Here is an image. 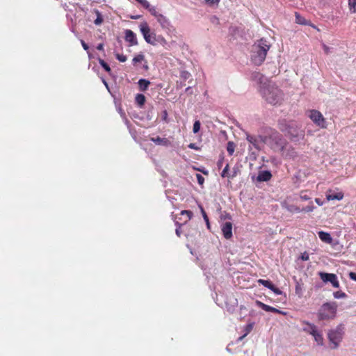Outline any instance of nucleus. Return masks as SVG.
I'll return each mask as SVG.
<instances>
[{"mask_svg": "<svg viewBox=\"0 0 356 356\" xmlns=\"http://www.w3.org/2000/svg\"><path fill=\"white\" fill-rule=\"evenodd\" d=\"M270 45L264 38L259 40L252 47L251 60L256 65H261L266 59Z\"/></svg>", "mask_w": 356, "mask_h": 356, "instance_id": "obj_1", "label": "nucleus"}, {"mask_svg": "<svg viewBox=\"0 0 356 356\" xmlns=\"http://www.w3.org/2000/svg\"><path fill=\"white\" fill-rule=\"evenodd\" d=\"M262 94L265 99L270 104H280L283 99L282 91L275 85L268 84L262 89Z\"/></svg>", "mask_w": 356, "mask_h": 356, "instance_id": "obj_2", "label": "nucleus"}, {"mask_svg": "<svg viewBox=\"0 0 356 356\" xmlns=\"http://www.w3.org/2000/svg\"><path fill=\"white\" fill-rule=\"evenodd\" d=\"M337 303L336 302H327L323 303L317 312L319 321H327L334 319L337 315Z\"/></svg>", "mask_w": 356, "mask_h": 356, "instance_id": "obj_3", "label": "nucleus"}, {"mask_svg": "<svg viewBox=\"0 0 356 356\" xmlns=\"http://www.w3.org/2000/svg\"><path fill=\"white\" fill-rule=\"evenodd\" d=\"M264 142L268 143L275 151L281 152L284 154L286 141L279 133L275 132L272 134L268 138H265Z\"/></svg>", "mask_w": 356, "mask_h": 356, "instance_id": "obj_4", "label": "nucleus"}, {"mask_svg": "<svg viewBox=\"0 0 356 356\" xmlns=\"http://www.w3.org/2000/svg\"><path fill=\"white\" fill-rule=\"evenodd\" d=\"M344 327L342 325H339L336 329L332 330L328 332V339L332 344L331 348L336 349L338 348L339 343L341 341L343 335Z\"/></svg>", "mask_w": 356, "mask_h": 356, "instance_id": "obj_5", "label": "nucleus"}, {"mask_svg": "<svg viewBox=\"0 0 356 356\" xmlns=\"http://www.w3.org/2000/svg\"><path fill=\"white\" fill-rule=\"evenodd\" d=\"M279 128L282 131L287 132L291 140L298 138L299 136H303V131L300 130L299 131L289 125L287 126L285 120L279 122Z\"/></svg>", "mask_w": 356, "mask_h": 356, "instance_id": "obj_6", "label": "nucleus"}, {"mask_svg": "<svg viewBox=\"0 0 356 356\" xmlns=\"http://www.w3.org/2000/svg\"><path fill=\"white\" fill-rule=\"evenodd\" d=\"M312 122L321 128H326V121L321 113L317 110H311L309 115Z\"/></svg>", "mask_w": 356, "mask_h": 356, "instance_id": "obj_7", "label": "nucleus"}, {"mask_svg": "<svg viewBox=\"0 0 356 356\" xmlns=\"http://www.w3.org/2000/svg\"><path fill=\"white\" fill-rule=\"evenodd\" d=\"M318 275L323 282H330L333 287L339 288V282L337 279V276L335 274L320 272Z\"/></svg>", "mask_w": 356, "mask_h": 356, "instance_id": "obj_8", "label": "nucleus"}, {"mask_svg": "<svg viewBox=\"0 0 356 356\" xmlns=\"http://www.w3.org/2000/svg\"><path fill=\"white\" fill-rule=\"evenodd\" d=\"M221 230L223 236L226 239H230L232 237V223L226 222L222 224Z\"/></svg>", "mask_w": 356, "mask_h": 356, "instance_id": "obj_9", "label": "nucleus"}, {"mask_svg": "<svg viewBox=\"0 0 356 356\" xmlns=\"http://www.w3.org/2000/svg\"><path fill=\"white\" fill-rule=\"evenodd\" d=\"M295 17H296V23L301 25H307L309 26L318 31H320V29L314 24H312L309 20H307L304 17H302L300 14L296 12L295 13Z\"/></svg>", "mask_w": 356, "mask_h": 356, "instance_id": "obj_10", "label": "nucleus"}, {"mask_svg": "<svg viewBox=\"0 0 356 356\" xmlns=\"http://www.w3.org/2000/svg\"><path fill=\"white\" fill-rule=\"evenodd\" d=\"M256 304L259 308L262 309L263 310H264L266 312H273V313H276V314H284V312L279 310L278 309L275 308L271 306H269L268 305H266L261 301L257 300L256 302Z\"/></svg>", "mask_w": 356, "mask_h": 356, "instance_id": "obj_11", "label": "nucleus"}, {"mask_svg": "<svg viewBox=\"0 0 356 356\" xmlns=\"http://www.w3.org/2000/svg\"><path fill=\"white\" fill-rule=\"evenodd\" d=\"M125 40L129 43V46L138 44L136 34L131 30H126Z\"/></svg>", "mask_w": 356, "mask_h": 356, "instance_id": "obj_12", "label": "nucleus"}, {"mask_svg": "<svg viewBox=\"0 0 356 356\" xmlns=\"http://www.w3.org/2000/svg\"><path fill=\"white\" fill-rule=\"evenodd\" d=\"M139 26L144 39H147V36L149 35L152 33L149 25L147 22H142Z\"/></svg>", "mask_w": 356, "mask_h": 356, "instance_id": "obj_13", "label": "nucleus"}, {"mask_svg": "<svg viewBox=\"0 0 356 356\" xmlns=\"http://www.w3.org/2000/svg\"><path fill=\"white\" fill-rule=\"evenodd\" d=\"M331 190H329L327 193L326 194L327 200H341L343 198V193L342 192H338L335 194H331Z\"/></svg>", "mask_w": 356, "mask_h": 356, "instance_id": "obj_14", "label": "nucleus"}, {"mask_svg": "<svg viewBox=\"0 0 356 356\" xmlns=\"http://www.w3.org/2000/svg\"><path fill=\"white\" fill-rule=\"evenodd\" d=\"M318 235L319 238L326 243L330 244L332 242V238L330 234L327 232L320 231L318 232Z\"/></svg>", "mask_w": 356, "mask_h": 356, "instance_id": "obj_15", "label": "nucleus"}, {"mask_svg": "<svg viewBox=\"0 0 356 356\" xmlns=\"http://www.w3.org/2000/svg\"><path fill=\"white\" fill-rule=\"evenodd\" d=\"M272 177V175L269 171H262L261 172L258 177L257 179L259 181H269Z\"/></svg>", "mask_w": 356, "mask_h": 356, "instance_id": "obj_16", "label": "nucleus"}, {"mask_svg": "<svg viewBox=\"0 0 356 356\" xmlns=\"http://www.w3.org/2000/svg\"><path fill=\"white\" fill-rule=\"evenodd\" d=\"M138 84L140 90L145 92L147 90L149 86L150 85V81L145 79H140L138 81Z\"/></svg>", "mask_w": 356, "mask_h": 356, "instance_id": "obj_17", "label": "nucleus"}, {"mask_svg": "<svg viewBox=\"0 0 356 356\" xmlns=\"http://www.w3.org/2000/svg\"><path fill=\"white\" fill-rule=\"evenodd\" d=\"M246 139L256 149H260L259 141L255 136L247 135Z\"/></svg>", "mask_w": 356, "mask_h": 356, "instance_id": "obj_18", "label": "nucleus"}, {"mask_svg": "<svg viewBox=\"0 0 356 356\" xmlns=\"http://www.w3.org/2000/svg\"><path fill=\"white\" fill-rule=\"evenodd\" d=\"M156 19H157L158 22L161 25L162 27L166 28L168 26L169 22H168V19L165 17H164L163 15L159 14L157 15Z\"/></svg>", "mask_w": 356, "mask_h": 356, "instance_id": "obj_19", "label": "nucleus"}, {"mask_svg": "<svg viewBox=\"0 0 356 356\" xmlns=\"http://www.w3.org/2000/svg\"><path fill=\"white\" fill-rule=\"evenodd\" d=\"M151 140L157 145H168L169 141L166 138H161L157 136L156 138H152Z\"/></svg>", "mask_w": 356, "mask_h": 356, "instance_id": "obj_20", "label": "nucleus"}, {"mask_svg": "<svg viewBox=\"0 0 356 356\" xmlns=\"http://www.w3.org/2000/svg\"><path fill=\"white\" fill-rule=\"evenodd\" d=\"M305 324L307 325H308V328H305L304 330L305 332L309 333L312 336L314 335L315 333L313 332V330L314 331H318L317 328H316V326L314 324L310 323L309 322H305Z\"/></svg>", "mask_w": 356, "mask_h": 356, "instance_id": "obj_21", "label": "nucleus"}, {"mask_svg": "<svg viewBox=\"0 0 356 356\" xmlns=\"http://www.w3.org/2000/svg\"><path fill=\"white\" fill-rule=\"evenodd\" d=\"M253 324L249 323L244 327L245 334L238 338V341H242L252 330Z\"/></svg>", "mask_w": 356, "mask_h": 356, "instance_id": "obj_22", "label": "nucleus"}, {"mask_svg": "<svg viewBox=\"0 0 356 356\" xmlns=\"http://www.w3.org/2000/svg\"><path fill=\"white\" fill-rule=\"evenodd\" d=\"M313 332L315 333V334L313 335V337H314L315 341H316V343H318V345H323V338L322 334L318 331L313 330Z\"/></svg>", "mask_w": 356, "mask_h": 356, "instance_id": "obj_23", "label": "nucleus"}, {"mask_svg": "<svg viewBox=\"0 0 356 356\" xmlns=\"http://www.w3.org/2000/svg\"><path fill=\"white\" fill-rule=\"evenodd\" d=\"M145 40L149 44L155 45L157 42V40L156 39V34L152 32L149 35L147 36V39H145Z\"/></svg>", "mask_w": 356, "mask_h": 356, "instance_id": "obj_24", "label": "nucleus"}, {"mask_svg": "<svg viewBox=\"0 0 356 356\" xmlns=\"http://www.w3.org/2000/svg\"><path fill=\"white\" fill-rule=\"evenodd\" d=\"M135 99H136V102L138 104V106H143L145 104V97L144 95L137 94Z\"/></svg>", "mask_w": 356, "mask_h": 356, "instance_id": "obj_25", "label": "nucleus"}, {"mask_svg": "<svg viewBox=\"0 0 356 356\" xmlns=\"http://www.w3.org/2000/svg\"><path fill=\"white\" fill-rule=\"evenodd\" d=\"M145 60V56L143 54H138L132 60V63L136 65L138 63H141Z\"/></svg>", "mask_w": 356, "mask_h": 356, "instance_id": "obj_26", "label": "nucleus"}, {"mask_svg": "<svg viewBox=\"0 0 356 356\" xmlns=\"http://www.w3.org/2000/svg\"><path fill=\"white\" fill-rule=\"evenodd\" d=\"M235 150V144L232 142L229 141L227 145V151L229 154V155L232 156Z\"/></svg>", "mask_w": 356, "mask_h": 356, "instance_id": "obj_27", "label": "nucleus"}, {"mask_svg": "<svg viewBox=\"0 0 356 356\" xmlns=\"http://www.w3.org/2000/svg\"><path fill=\"white\" fill-rule=\"evenodd\" d=\"M229 164H227L225 165V167L224 168V169L222 170V172L221 173V176L222 177H231V178H233L235 177V174L232 175V176L229 175Z\"/></svg>", "mask_w": 356, "mask_h": 356, "instance_id": "obj_28", "label": "nucleus"}, {"mask_svg": "<svg viewBox=\"0 0 356 356\" xmlns=\"http://www.w3.org/2000/svg\"><path fill=\"white\" fill-rule=\"evenodd\" d=\"M258 282L269 289L273 287V284L269 280L259 279Z\"/></svg>", "mask_w": 356, "mask_h": 356, "instance_id": "obj_29", "label": "nucleus"}, {"mask_svg": "<svg viewBox=\"0 0 356 356\" xmlns=\"http://www.w3.org/2000/svg\"><path fill=\"white\" fill-rule=\"evenodd\" d=\"M99 63L101 66L105 70L106 72L110 73L111 72V69L110 66L102 58L98 59Z\"/></svg>", "mask_w": 356, "mask_h": 356, "instance_id": "obj_30", "label": "nucleus"}, {"mask_svg": "<svg viewBox=\"0 0 356 356\" xmlns=\"http://www.w3.org/2000/svg\"><path fill=\"white\" fill-rule=\"evenodd\" d=\"M199 207H200L201 213L202 214V217L207 223V227L209 228L210 225H209V220L208 216L202 205H199Z\"/></svg>", "mask_w": 356, "mask_h": 356, "instance_id": "obj_31", "label": "nucleus"}, {"mask_svg": "<svg viewBox=\"0 0 356 356\" xmlns=\"http://www.w3.org/2000/svg\"><path fill=\"white\" fill-rule=\"evenodd\" d=\"M180 214L181 215H186L187 216V220L184 222V223L187 222L188 220H190L193 216V213L191 211H189V210H182L181 212H180Z\"/></svg>", "mask_w": 356, "mask_h": 356, "instance_id": "obj_32", "label": "nucleus"}, {"mask_svg": "<svg viewBox=\"0 0 356 356\" xmlns=\"http://www.w3.org/2000/svg\"><path fill=\"white\" fill-rule=\"evenodd\" d=\"M333 296L336 299H340L346 298L347 295L341 291H338L333 293Z\"/></svg>", "mask_w": 356, "mask_h": 356, "instance_id": "obj_33", "label": "nucleus"}, {"mask_svg": "<svg viewBox=\"0 0 356 356\" xmlns=\"http://www.w3.org/2000/svg\"><path fill=\"white\" fill-rule=\"evenodd\" d=\"M287 209L291 213H300L302 211V209L296 205H290L287 207Z\"/></svg>", "mask_w": 356, "mask_h": 356, "instance_id": "obj_34", "label": "nucleus"}, {"mask_svg": "<svg viewBox=\"0 0 356 356\" xmlns=\"http://www.w3.org/2000/svg\"><path fill=\"white\" fill-rule=\"evenodd\" d=\"M350 10L353 13H356V0H348Z\"/></svg>", "mask_w": 356, "mask_h": 356, "instance_id": "obj_35", "label": "nucleus"}, {"mask_svg": "<svg viewBox=\"0 0 356 356\" xmlns=\"http://www.w3.org/2000/svg\"><path fill=\"white\" fill-rule=\"evenodd\" d=\"M200 122L199 120H196L193 124V131L195 134L197 133L200 129Z\"/></svg>", "mask_w": 356, "mask_h": 356, "instance_id": "obj_36", "label": "nucleus"}, {"mask_svg": "<svg viewBox=\"0 0 356 356\" xmlns=\"http://www.w3.org/2000/svg\"><path fill=\"white\" fill-rule=\"evenodd\" d=\"M315 209V207L313 205L312 202H311L310 205H308L304 208L302 209V211L304 212H312Z\"/></svg>", "mask_w": 356, "mask_h": 356, "instance_id": "obj_37", "label": "nucleus"}, {"mask_svg": "<svg viewBox=\"0 0 356 356\" xmlns=\"http://www.w3.org/2000/svg\"><path fill=\"white\" fill-rule=\"evenodd\" d=\"M183 224H181V223H179V222H176V225H177V228L175 229V232H176V234L178 237H180L181 236V226H182Z\"/></svg>", "mask_w": 356, "mask_h": 356, "instance_id": "obj_38", "label": "nucleus"}, {"mask_svg": "<svg viewBox=\"0 0 356 356\" xmlns=\"http://www.w3.org/2000/svg\"><path fill=\"white\" fill-rule=\"evenodd\" d=\"M196 178H197L198 184L200 186H203V184L204 183V178L200 174H196Z\"/></svg>", "mask_w": 356, "mask_h": 356, "instance_id": "obj_39", "label": "nucleus"}, {"mask_svg": "<svg viewBox=\"0 0 356 356\" xmlns=\"http://www.w3.org/2000/svg\"><path fill=\"white\" fill-rule=\"evenodd\" d=\"M288 151H289V152L290 151V153H289V152H287V153L285 154V156H286V157L291 158V157H293V156H296V152H295L294 148H293V147H290V149H289Z\"/></svg>", "mask_w": 356, "mask_h": 356, "instance_id": "obj_40", "label": "nucleus"}, {"mask_svg": "<svg viewBox=\"0 0 356 356\" xmlns=\"http://www.w3.org/2000/svg\"><path fill=\"white\" fill-rule=\"evenodd\" d=\"M300 197L302 200H309L310 199V197L306 194V191H305L300 192Z\"/></svg>", "mask_w": 356, "mask_h": 356, "instance_id": "obj_41", "label": "nucleus"}, {"mask_svg": "<svg viewBox=\"0 0 356 356\" xmlns=\"http://www.w3.org/2000/svg\"><path fill=\"white\" fill-rule=\"evenodd\" d=\"M115 57L120 62H125L127 60V56L123 54H117Z\"/></svg>", "mask_w": 356, "mask_h": 356, "instance_id": "obj_42", "label": "nucleus"}, {"mask_svg": "<svg viewBox=\"0 0 356 356\" xmlns=\"http://www.w3.org/2000/svg\"><path fill=\"white\" fill-rule=\"evenodd\" d=\"M137 2L140 3L143 8H149V3L147 0H136Z\"/></svg>", "mask_w": 356, "mask_h": 356, "instance_id": "obj_43", "label": "nucleus"}, {"mask_svg": "<svg viewBox=\"0 0 356 356\" xmlns=\"http://www.w3.org/2000/svg\"><path fill=\"white\" fill-rule=\"evenodd\" d=\"M146 9H147L150 13L154 16H156L157 17V15L159 14H157V12L156 10V8L154 7H152L150 5L149 6V8H145Z\"/></svg>", "mask_w": 356, "mask_h": 356, "instance_id": "obj_44", "label": "nucleus"}, {"mask_svg": "<svg viewBox=\"0 0 356 356\" xmlns=\"http://www.w3.org/2000/svg\"><path fill=\"white\" fill-rule=\"evenodd\" d=\"M190 76L191 74L187 71H183L181 73V77L184 80L188 79Z\"/></svg>", "mask_w": 356, "mask_h": 356, "instance_id": "obj_45", "label": "nucleus"}, {"mask_svg": "<svg viewBox=\"0 0 356 356\" xmlns=\"http://www.w3.org/2000/svg\"><path fill=\"white\" fill-rule=\"evenodd\" d=\"M220 0H205L206 3L212 6L213 5H218Z\"/></svg>", "mask_w": 356, "mask_h": 356, "instance_id": "obj_46", "label": "nucleus"}, {"mask_svg": "<svg viewBox=\"0 0 356 356\" xmlns=\"http://www.w3.org/2000/svg\"><path fill=\"white\" fill-rule=\"evenodd\" d=\"M300 259L302 260V261H307L309 259V254L307 252H304L301 256H300Z\"/></svg>", "mask_w": 356, "mask_h": 356, "instance_id": "obj_47", "label": "nucleus"}, {"mask_svg": "<svg viewBox=\"0 0 356 356\" xmlns=\"http://www.w3.org/2000/svg\"><path fill=\"white\" fill-rule=\"evenodd\" d=\"M271 291H273L275 294H277V295H280L282 293V291L277 288L276 286H275V285L273 284V287L272 289H270Z\"/></svg>", "mask_w": 356, "mask_h": 356, "instance_id": "obj_48", "label": "nucleus"}, {"mask_svg": "<svg viewBox=\"0 0 356 356\" xmlns=\"http://www.w3.org/2000/svg\"><path fill=\"white\" fill-rule=\"evenodd\" d=\"M349 277L356 282V273L354 272H350L349 273Z\"/></svg>", "mask_w": 356, "mask_h": 356, "instance_id": "obj_49", "label": "nucleus"}, {"mask_svg": "<svg viewBox=\"0 0 356 356\" xmlns=\"http://www.w3.org/2000/svg\"><path fill=\"white\" fill-rule=\"evenodd\" d=\"M81 45H82L83 48L85 50L88 51V49H89L88 45L83 40H81Z\"/></svg>", "mask_w": 356, "mask_h": 356, "instance_id": "obj_50", "label": "nucleus"}, {"mask_svg": "<svg viewBox=\"0 0 356 356\" xmlns=\"http://www.w3.org/2000/svg\"><path fill=\"white\" fill-rule=\"evenodd\" d=\"M97 49H98L99 51H103L104 50V44L103 43L99 44L97 46Z\"/></svg>", "mask_w": 356, "mask_h": 356, "instance_id": "obj_51", "label": "nucleus"}, {"mask_svg": "<svg viewBox=\"0 0 356 356\" xmlns=\"http://www.w3.org/2000/svg\"><path fill=\"white\" fill-rule=\"evenodd\" d=\"M102 22V19L99 17L97 18L95 21V24L98 25L100 24Z\"/></svg>", "mask_w": 356, "mask_h": 356, "instance_id": "obj_52", "label": "nucleus"}, {"mask_svg": "<svg viewBox=\"0 0 356 356\" xmlns=\"http://www.w3.org/2000/svg\"><path fill=\"white\" fill-rule=\"evenodd\" d=\"M188 147L190 149H197V147L195 146V144H194V143H190L188 145Z\"/></svg>", "mask_w": 356, "mask_h": 356, "instance_id": "obj_53", "label": "nucleus"}, {"mask_svg": "<svg viewBox=\"0 0 356 356\" xmlns=\"http://www.w3.org/2000/svg\"><path fill=\"white\" fill-rule=\"evenodd\" d=\"M315 202L319 205H323V202L319 198H316Z\"/></svg>", "mask_w": 356, "mask_h": 356, "instance_id": "obj_54", "label": "nucleus"}, {"mask_svg": "<svg viewBox=\"0 0 356 356\" xmlns=\"http://www.w3.org/2000/svg\"><path fill=\"white\" fill-rule=\"evenodd\" d=\"M167 116H168V113H167V111H163V120H166V119H167Z\"/></svg>", "mask_w": 356, "mask_h": 356, "instance_id": "obj_55", "label": "nucleus"}, {"mask_svg": "<svg viewBox=\"0 0 356 356\" xmlns=\"http://www.w3.org/2000/svg\"><path fill=\"white\" fill-rule=\"evenodd\" d=\"M143 68L145 70H147L149 69L147 61H145V64L143 65Z\"/></svg>", "mask_w": 356, "mask_h": 356, "instance_id": "obj_56", "label": "nucleus"}, {"mask_svg": "<svg viewBox=\"0 0 356 356\" xmlns=\"http://www.w3.org/2000/svg\"><path fill=\"white\" fill-rule=\"evenodd\" d=\"M298 290H300V286L299 285H297L296 286V293H298Z\"/></svg>", "mask_w": 356, "mask_h": 356, "instance_id": "obj_57", "label": "nucleus"}, {"mask_svg": "<svg viewBox=\"0 0 356 356\" xmlns=\"http://www.w3.org/2000/svg\"><path fill=\"white\" fill-rule=\"evenodd\" d=\"M202 172L204 174H205V175H207V174H208V172H207V171H204V170H202Z\"/></svg>", "mask_w": 356, "mask_h": 356, "instance_id": "obj_58", "label": "nucleus"}, {"mask_svg": "<svg viewBox=\"0 0 356 356\" xmlns=\"http://www.w3.org/2000/svg\"><path fill=\"white\" fill-rule=\"evenodd\" d=\"M104 84L106 86V87H108V85H107L106 82V81H104Z\"/></svg>", "mask_w": 356, "mask_h": 356, "instance_id": "obj_59", "label": "nucleus"}]
</instances>
